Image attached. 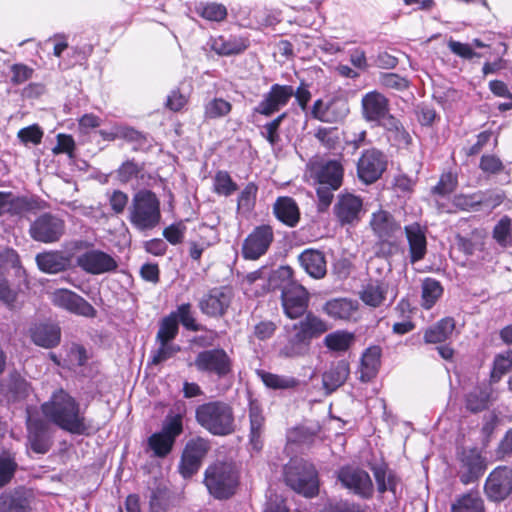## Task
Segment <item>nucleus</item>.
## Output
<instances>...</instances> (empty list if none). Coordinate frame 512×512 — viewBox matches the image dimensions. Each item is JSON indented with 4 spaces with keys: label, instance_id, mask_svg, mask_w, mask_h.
Segmentation results:
<instances>
[{
    "label": "nucleus",
    "instance_id": "obj_1",
    "mask_svg": "<svg viewBox=\"0 0 512 512\" xmlns=\"http://www.w3.org/2000/svg\"><path fill=\"white\" fill-rule=\"evenodd\" d=\"M41 412L47 421L71 434L81 435L88 430L79 402L63 389L53 392L41 405Z\"/></svg>",
    "mask_w": 512,
    "mask_h": 512
},
{
    "label": "nucleus",
    "instance_id": "obj_2",
    "mask_svg": "<svg viewBox=\"0 0 512 512\" xmlns=\"http://www.w3.org/2000/svg\"><path fill=\"white\" fill-rule=\"evenodd\" d=\"M196 422L214 436H229L236 432V418L233 407L222 400H214L197 406Z\"/></svg>",
    "mask_w": 512,
    "mask_h": 512
},
{
    "label": "nucleus",
    "instance_id": "obj_3",
    "mask_svg": "<svg viewBox=\"0 0 512 512\" xmlns=\"http://www.w3.org/2000/svg\"><path fill=\"white\" fill-rule=\"evenodd\" d=\"M128 219L139 231L152 230L161 221L160 201L151 190L142 189L133 195Z\"/></svg>",
    "mask_w": 512,
    "mask_h": 512
},
{
    "label": "nucleus",
    "instance_id": "obj_4",
    "mask_svg": "<svg viewBox=\"0 0 512 512\" xmlns=\"http://www.w3.org/2000/svg\"><path fill=\"white\" fill-rule=\"evenodd\" d=\"M203 483L215 499L226 500L236 492L239 473L234 464L217 461L206 468Z\"/></svg>",
    "mask_w": 512,
    "mask_h": 512
},
{
    "label": "nucleus",
    "instance_id": "obj_5",
    "mask_svg": "<svg viewBox=\"0 0 512 512\" xmlns=\"http://www.w3.org/2000/svg\"><path fill=\"white\" fill-rule=\"evenodd\" d=\"M284 480L292 490L305 497H314L319 492L318 471L305 459H291L284 467Z\"/></svg>",
    "mask_w": 512,
    "mask_h": 512
},
{
    "label": "nucleus",
    "instance_id": "obj_6",
    "mask_svg": "<svg viewBox=\"0 0 512 512\" xmlns=\"http://www.w3.org/2000/svg\"><path fill=\"white\" fill-rule=\"evenodd\" d=\"M183 432L182 413H169L159 432L153 433L147 440L148 448L157 458L167 457L175 444L176 438Z\"/></svg>",
    "mask_w": 512,
    "mask_h": 512
},
{
    "label": "nucleus",
    "instance_id": "obj_7",
    "mask_svg": "<svg viewBox=\"0 0 512 512\" xmlns=\"http://www.w3.org/2000/svg\"><path fill=\"white\" fill-rule=\"evenodd\" d=\"M92 244L86 241H78L76 249H87L76 258V264L84 272L91 275H101L117 270L118 263L114 257L100 249H88Z\"/></svg>",
    "mask_w": 512,
    "mask_h": 512
},
{
    "label": "nucleus",
    "instance_id": "obj_8",
    "mask_svg": "<svg viewBox=\"0 0 512 512\" xmlns=\"http://www.w3.org/2000/svg\"><path fill=\"white\" fill-rule=\"evenodd\" d=\"M194 365L199 372L215 375L219 379H223L233 372V361L223 348L199 352Z\"/></svg>",
    "mask_w": 512,
    "mask_h": 512
},
{
    "label": "nucleus",
    "instance_id": "obj_9",
    "mask_svg": "<svg viewBox=\"0 0 512 512\" xmlns=\"http://www.w3.org/2000/svg\"><path fill=\"white\" fill-rule=\"evenodd\" d=\"M64 219L51 212L39 215L30 225L29 235L37 242L51 244L58 242L65 234Z\"/></svg>",
    "mask_w": 512,
    "mask_h": 512
},
{
    "label": "nucleus",
    "instance_id": "obj_10",
    "mask_svg": "<svg viewBox=\"0 0 512 512\" xmlns=\"http://www.w3.org/2000/svg\"><path fill=\"white\" fill-rule=\"evenodd\" d=\"M388 166V158L385 153L377 148L365 149L356 164L358 179L370 185L378 181Z\"/></svg>",
    "mask_w": 512,
    "mask_h": 512
},
{
    "label": "nucleus",
    "instance_id": "obj_11",
    "mask_svg": "<svg viewBox=\"0 0 512 512\" xmlns=\"http://www.w3.org/2000/svg\"><path fill=\"white\" fill-rule=\"evenodd\" d=\"M459 480L465 484L476 482L486 470V462L477 448H462L457 452Z\"/></svg>",
    "mask_w": 512,
    "mask_h": 512
},
{
    "label": "nucleus",
    "instance_id": "obj_12",
    "mask_svg": "<svg viewBox=\"0 0 512 512\" xmlns=\"http://www.w3.org/2000/svg\"><path fill=\"white\" fill-rule=\"evenodd\" d=\"M341 484L355 495L370 499L374 493V485L370 475L365 470L354 466H343L337 472Z\"/></svg>",
    "mask_w": 512,
    "mask_h": 512
},
{
    "label": "nucleus",
    "instance_id": "obj_13",
    "mask_svg": "<svg viewBox=\"0 0 512 512\" xmlns=\"http://www.w3.org/2000/svg\"><path fill=\"white\" fill-rule=\"evenodd\" d=\"M233 296V290L229 286L213 287L200 298L198 307L206 316L222 317L230 307Z\"/></svg>",
    "mask_w": 512,
    "mask_h": 512
},
{
    "label": "nucleus",
    "instance_id": "obj_14",
    "mask_svg": "<svg viewBox=\"0 0 512 512\" xmlns=\"http://www.w3.org/2000/svg\"><path fill=\"white\" fill-rule=\"evenodd\" d=\"M273 241V228L266 224L259 225L244 240L242 255L247 260H257L267 253Z\"/></svg>",
    "mask_w": 512,
    "mask_h": 512
},
{
    "label": "nucleus",
    "instance_id": "obj_15",
    "mask_svg": "<svg viewBox=\"0 0 512 512\" xmlns=\"http://www.w3.org/2000/svg\"><path fill=\"white\" fill-rule=\"evenodd\" d=\"M484 490L491 501L505 500L512 492V469L506 466L495 468L486 479Z\"/></svg>",
    "mask_w": 512,
    "mask_h": 512
},
{
    "label": "nucleus",
    "instance_id": "obj_16",
    "mask_svg": "<svg viewBox=\"0 0 512 512\" xmlns=\"http://www.w3.org/2000/svg\"><path fill=\"white\" fill-rule=\"evenodd\" d=\"M26 425L30 449L37 454L47 453L52 446L49 423L38 416L28 415Z\"/></svg>",
    "mask_w": 512,
    "mask_h": 512
},
{
    "label": "nucleus",
    "instance_id": "obj_17",
    "mask_svg": "<svg viewBox=\"0 0 512 512\" xmlns=\"http://www.w3.org/2000/svg\"><path fill=\"white\" fill-rule=\"evenodd\" d=\"M309 300V293L302 285H290L281 293L284 313L290 319H298L306 314Z\"/></svg>",
    "mask_w": 512,
    "mask_h": 512
},
{
    "label": "nucleus",
    "instance_id": "obj_18",
    "mask_svg": "<svg viewBox=\"0 0 512 512\" xmlns=\"http://www.w3.org/2000/svg\"><path fill=\"white\" fill-rule=\"evenodd\" d=\"M52 303L70 313L93 318L96 316V309L83 297L69 289H57L51 295Z\"/></svg>",
    "mask_w": 512,
    "mask_h": 512
},
{
    "label": "nucleus",
    "instance_id": "obj_19",
    "mask_svg": "<svg viewBox=\"0 0 512 512\" xmlns=\"http://www.w3.org/2000/svg\"><path fill=\"white\" fill-rule=\"evenodd\" d=\"M293 95L294 88L292 86L274 84L253 111L254 113L269 117L286 106Z\"/></svg>",
    "mask_w": 512,
    "mask_h": 512
},
{
    "label": "nucleus",
    "instance_id": "obj_20",
    "mask_svg": "<svg viewBox=\"0 0 512 512\" xmlns=\"http://www.w3.org/2000/svg\"><path fill=\"white\" fill-rule=\"evenodd\" d=\"M374 236L382 243L390 242L401 233V224L386 210L373 212L369 221Z\"/></svg>",
    "mask_w": 512,
    "mask_h": 512
},
{
    "label": "nucleus",
    "instance_id": "obj_21",
    "mask_svg": "<svg viewBox=\"0 0 512 512\" xmlns=\"http://www.w3.org/2000/svg\"><path fill=\"white\" fill-rule=\"evenodd\" d=\"M31 393V384L18 372L10 373L0 383V399L8 403L24 401Z\"/></svg>",
    "mask_w": 512,
    "mask_h": 512
},
{
    "label": "nucleus",
    "instance_id": "obj_22",
    "mask_svg": "<svg viewBox=\"0 0 512 512\" xmlns=\"http://www.w3.org/2000/svg\"><path fill=\"white\" fill-rule=\"evenodd\" d=\"M362 115L368 122H375L378 125L388 117V99L379 92L373 91L365 94L361 100Z\"/></svg>",
    "mask_w": 512,
    "mask_h": 512
},
{
    "label": "nucleus",
    "instance_id": "obj_23",
    "mask_svg": "<svg viewBox=\"0 0 512 512\" xmlns=\"http://www.w3.org/2000/svg\"><path fill=\"white\" fill-rule=\"evenodd\" d=\"M363 202L356 195L340 194L334 206V213L341 224H352L360 220Z\"/></svg>",
    "mask_w": 512,
    "mask_h": 512
},
{
    "label": "nucleus",
    "instance_id": "obj_24",
    "mask_svg": "<svg viewBox=\"0 0 512 512\" xmlns=\"http://www.w3.org/2000/svg\"><path fill=\"white\" fill-rule=\"evenodd\" d=\"M370 469L373 472L379 493L391 492L395 499L401 495V479L387 464H374Z\"/></svg>",
    "mask_w": 512,
    "mask_h": 512
},
{
    "label": "nucleus",
    "instance_id": "obj_25",
    "mask_svg": "<svg viewBox=\"0 0 512 512\" xmlns=\"http://www.w3.org/2000/svg\"><path fill=\"white\" fill-rule=\"evenodd\" d=\"M29 334L35 345L46 349L56 347L61 340V329L53 323H36L30 327Z\"/></svg>",
    "mask_w": 512,
    "mask_h": 512
},
{
    "label": "nucleus",
    "instance_id": "obj_26",
    "mask_svg": "<svg viewBox=\"0 0 512 512\" xmlns=\"http://www.w3.org/2000/svg\"><path fill=\"white\" fill-rule=\"evenodd\" d=\"M409 245V257L411 263L424 259L427 253V240L425 230L417 222L404 227Z\"/></svg>",
    "mask_w": 512,
    "mask_h": 512
},
{
    "label": "nucleus",
    "instance_id": "obj_27",
    "mask_svg": "<svg viewBox=\"0 0 512 512\" xmlns=\"http://www.w3.org/2000/svg\"><path fill=\"white\" fill-rule=\"evenodd\" d=\"M303 316L304 318L293 324L292 330H298L310 344L313 339L319 338L330 329L325 320L312 312H307Z\"/></svg>",
    "mask_w": 512,
    "mask_h": 512
},
{
    "label": "nucleus",
    "instance_id": "obj_28",
    "mask_svg": "<svg viewBox=\"0 0 512 512\" xmlns=\"http://www.w3.org/2000/svg\"><path fill=\"white\" fill-rule=\"evenodd\" d=\"M302 268L313 278L321 279L326 275L327 263L322 251L306 249L298 257Z\"/></svg>",
    "mask_w": 512,
    "mask_h": 512
},
{
    "label": "nucleus",
    "instance_id": "obj_29",
    "mask_svg": "<svg viewBox=\"0 0 512 512\" xmlns=\"http://www.w3.org/2000/svg\"><path fill=\"white\" fill-rule=\"evenodd\" d=\"M389 284L380 279H370L359 292V297L367 306L377 308L384 304Z\"/></svg>",
    "mask_w": 512,
    "mask_h": 512
},
{
    "label": "nucleus",
    "instance_id": "obj_30",
    "mask_svg": "<svg viewBox=\"0 0 512 512\" xmlns=\"http://www.w3.org/2000/svg\"><path fill=\"white\" fill-rule=\"evenodd\" d=\"M273 212L276 218L288 227H295L300 221L299 207L291 197H278L273 205Z\"/></svg>",
    "mask_w": 512,
    "mask_h": 512
},
{
    "label": "nucleus",
    "instance_id": "obj_31",
    "mask_svg": "<svg viewBox=\"0 0 512 512\" xmlns=\"http://www.w3.org/2000/svg\"><path fill=\"white\" fill-rule=\"evenodd\" d=\"M350 374L348 362L340 360L332 363L322 375L323 388L328 394L342 386Z\"/></svg>",
    "mask_w": 512,
    "mask_h": 512
},
{
    "label": "nucleus",
    "instance_id": "obj_32",
    "mask_svg": "<svg viewBox=\"0 0 512 512\" xmlns=\"http://www.w3.org/2000/svg\"><path fill=\"white\" fill-rule=\"evenodd\" d=\"M359 304L349 298H334L323 305V312L335 320H350L357 312Z\"/></svg>",
    "mask_w": 512,
    "mask_h": 512
},
{
    "label": "nucleus",
    "instance_id": "obj_33",
    "mask_svg": "<svg viewBox=\"0 0 512 512\" xmlns=\"http://www.w3.org/2000/svg\"><path fill=\"white\" fill-rule=\"evenodd\" d=\"M344 169L337 160H329L318 166L316 179L318 184L329 185L331 188H340L343 182Z\"/></svg>",
    "mask_w": 512,
    "mask_h": 512
},
{
    "label": "nucleus",
    "instance_id": "obj_34",
    "mask_svg": "<svg viewBox=\"0 0 512 512\" xmlns=\"http://www.w3.org/2000/svg\"><path fill=\"white\" fill-rule=\"evenodd\" d=\"M38 268L49 274L65 271L70 266V258L60 251H49L36 255Z\"/></svg>",
    "mask_w": 512,
    "mask_h": 512
},
{
    "label": "nucleus",
    "instance_id": "obj_35",
    "mask_svg": "<svg viewBox=\"0 0 512 512\" xmlns=\"http://www.w3.org/2000/svg\"><path fill=\"white\" fill-rule=\"evenodd\" d=\"M249 46L248 40L241 37L225 38L218 36L211 39V49L220 56L237 55L244 52Z\"/></svg>",
    "mask_w": 512,
    "mask_h": 512
},
{
    "label": "nucleus",
    "instance_id": "obj_36",
    "mask_svg": "<svg viewBox=\"0 0 512 512\" xmlns=\"http://www.w3.org/2000/svg\"><path fill=\"white\" fill-rule=\"evenodd\" d=\"M249 420H250V443L257 451L261 450L263 441L262 434L264 429L265 418L262 409L256 400L249 403Z\"/></svg>",
    "mask_w": 512,
    "mask_h": 512
},
{
    "label": "nucleus",
    "instance_id": "obj_37",
    "mask_svg": "<svg viewBox=\"0 0 512 512\" xmlns=\"http://www.w3.org/2000/svg\"><path fill=\"white\" fill-rule=\"evenodd\" d=\"M0 512H31L30 501L22 489L0 495Z\"/></svg>",
    "mask_w": 512,
    "mask_h": 512
},
{
    "label": "nucleus",
    "instance_id": "obj_38",
    "mask_svg": "<svg viewBox=\"0 0 512 512\" xmlns=\"http://www.w3.org/2000/svg\"><path fill=\"white\" fill-rule=\"evenodd\" d=\"M379 125L388 132L389 138L392 139L398 147L407 149L412 144L411 135L393 115L385 117Z\"/></svg>",
    "mask_w": 512,
    "mask_h": 512
},
{
    "label": "nucleus",
    "instance_id": "obj_39",
    "mask_svg": "<svg viewBox=\"0 0 512 512\" xmlns=\"http://www.w3.org/2000/svg\"><path fill=\"white\" fill-rule=\"evenodd\" d=\"M256 373L264 385L273 390H296L301 384L299 379L292 376L278 375L264 370H257Z\"/></svg>",
    "mask_w": 512,
    "mask_h": 512
},
{
    "label": "nucleus",
    "instance_id": "obj_40",
    "mask_svg": "<svg viewBox=\"0 0 512 512\" xmlns=\"http://www.w3.org/2000/svg\"><path fill=\"white\" fill-rule=\"evenodd\" d=\"M451 512H485L484 500L479 491H469L456 497Z\"/></svg>",
    "mask_w": 512,
    "mask_h": 512
},
{
    "label": "nucleus",
    "instance_id": "obj_41",
    "mask_svg": "<svg viewBox=\"0 0 512 512\" xmlns=\"http://www.w3.org/2000/svg\"><path fill=\"white\" fill-rule=\"evenodd\" d=\"M454 329L455 320L445 317L425 330L424 341L431 344L444 342L451 337Z\"/></svg>",
    "mask_w": 512,
    "mask_h": 512
},
{
    "label": "nucleus",
    "instance_id": "obj_42",
    "mask_svg": "<svg viewBox=\"0 0 512 512\" xmlns=\"http://www.w3.org/2000/svg\"><path fill=\"white\" fill-rule=\"evenodd\" d=\"M381 350L379 347L368 348L361 358L360 376L362 382H369L378 372L380 365Z\"/></svg>",
    "mask_w": 512,
    "mask_h": 512
},
{
    "label": "nucleus",
    "instance_id": "obj_43",
    "mask_svg": "<svg viewBox=\"0 0 512 512\" xmlns=\"http://www.w3.org/2000/svg\"><path fill=\"white\" fill-rule=\"evenodd\" d=\"M293 331L294 334L288 336L286 343L279 350V355L283 358L299 357L309 350L310 343L298 330Z\"/></svg>",
    "mask_w": 512,
    "mask_h": 512
},
{
    "label": "nucleus",
    "instance_id": "obj_44",
    "mask_svg": "<svg viewBox=\"0 0 512 512\" xmlns=\"http://www.w3.org/2000/svg\"><path fill=\"white\" fill-rule=\"evenodd\" d=\"M354 340L355 336L353 333L345 330H338L326 335L324 338V344L332 351L343 352L350 348Z\"/></svg>",
    "mask_w": 512,
    "mask_h": 512
},
{
    "label": "nucleus",
    "instance_id": "obj_45",
    "mask_svg": "<svg viewBox=\"0 0 512 512\" xmlns=\"http://www.w3.org/2000/svg\"><path fill=\"white\" fill-rule=\"evenodd\" d=\"M492 238L502 248L512 246V218L503 216L493 227Z\"/></svg>",
    "mask_w": 512,
    "mask_h": 512
},
{
    "label": "nucleus",
    "instance_id": "obj_46",
    "mask_svg": "<svg viewBox=\"0 0 512 512\" xmlns=\"http://www.w3.org/2000/svg\"><path fill=\"white\" fill-rule=\"evenodd\" d=\"M443 294L441 283L433 278H426L422 282V306L432 308Z\"/></svg>",
    "mask_w": 512,
    "mask_h": 512
},
{
    "label": "nucleus",
    "instance_id": "obj_47",
    "mask_svg": "<svg viewBox=\"0 0 512 512\" xmlns=\"http://www.w3.org/2000/svg\"><path fill=\"white\" fill-rule=\"evenodd\" d=\"M170 314H174L177 323L180 322L183 327L189 331L198 332L204 330V327L196 322L190 303H183L179 305L177 310Z\"/></svg>",
    "mask_w": 512,
    "mask_h": 512
},
{
    "label": "nucleus",
    "instance_id": "obj_48",
    "mask_svg": "<svg viewBox=\"0 0 512 512\" xmlns=\"http://www.w3.org/2000/svg\"><path fill=\"white\" fill-rule=\"evenodd\" d=\"M490 393L487 389L474 388L466 395V408L477 413L485 410L488 407Z\"/></svg>",
    "mask_w": 512,
    "mask_h": 512
},
{
    "label": "nucleus",
    "instance_id": "obj_49",
    "mask_svg": "<svg viewBox=\"0 0 512 512\" xmlns=\"http://www.w3.org/2000/svg\"><path fill=\"white\" fill-rule=\"evenodd\" d=\"M179 332V324L177 323L174 314H169L161 319L159 323V330L156 334L157 342H172Z\"/></svg>",
    "mask_w": 512,
    "mask_h": 512
},
{
    "label": "nucleus",
    "instance_id": "obj_50",
    "mask_svg": "<svg viewBox=\"0 0 512 512\" xmlns=\"http://www.w3.org/2000/svg\"><path fill=\"white\" fill-rule=\"evenodd\" d=\"M325 111L329 123L342 121L350 112L348 102L342 98L334 97L326 103Z\"/></svg>",
    "mask_w": 512,
    "mask_h": 512
},
{
    "label": "nucleus",
    "instance_id": "obj_51",
    "mask_svg": "<svg viewBox=\"0 0 512 512\" xmlns=\"http://www.w3.org/2000/svg\"><path fill=\"white\" fill-rule=\"evenodd\" d=\"M7 212L12 216L21 215L24 212H28L33 210L36 207V201L34 199H30L24 196H14L11 192H9V197H7Z\"/></svg>",
    "mask_w": 512,
    "mask_h": 512
},
{
    "label": "nucleus",
    "instance_id": "obj_52",
    "mask_svg": "<svg viewBox=\"0 0 512 512\" xmlns=\"http://www.w3.org/2000/svg\"><path fill=\"white\" fill-rule=\"evenodd\" d=\"M258 187L255 183H248L238 197L237 209L243 214L250 213L256 202Z\"/></svg>",
    "mask_w": 512,
    "mask_h": 512
},
{
    "label": "nucleus",
    "instance_id": "obj_53",
    "mask_svg": "<svg viewBox=\"0 0 512 512\" xmlns=\"http://www.w3.org/2000/svg\"><path fill=\"white\" fill-rule=\"evenodd\" d=\"M232 105L223 98H214L206 103L204 116L206 119H217L228 115Z\"/></svg>",
    "mask_w": 512,
    "mask_h": 512
},
{
    "label": "nucleus",
    "instance_id": "obj_54",
    "mask_svg": "<svg viewBox=\"0 0 512 512\" xmlns=\"http://www.w3.org/2000/svg\"><path fill=\"white\" fill-rule=\"evenodd\" d=\"M270 284L273 289L281 290L290 285H299L293 280V270L289 266H281L275 270L270 277Z\"/></svg>",
    "mask_w": 512,
    "mask_h": 512
},
{
    "label": "nucleus",
    "instance_id": "obj_55",
    "mask_svg": "<svg viewBox=\"0 0 512 512\" xmlns=\"http://www.w3.org/2000/svg\"><path fill=\"white\" fill-rule=\"evenodd\" d=\"M144 170V163H138L134 159L123 162L117 169V178L121 183H128L137 178Z\"/></svg>",
    "mask_w": 512,
    "mask_h": 512
},
{
    "label": "nucleus",
    "instance_id": "obj_56",
    "mask_svg": "<svg viewBox=\"0 0 512 512\" xmlns=\"http://www.w3.org/2000/svg\"><path fill=\"white\" fill-rule=\"evenodd\" d=\"M238 186L227 171H218L214 176V191L223 196H230L237 191Z\"/></svg>",
    "mask_w": 512,
    "mask_h": 512
},
{
    "label": "nucleus",
    "instance_id": "obj_57",
    "mask_svg": "<svg viewBox=\"0 0 512 512\" xmlns=\"http://www.w3.org/2000/svg\"><path fill=\"white\" fill-rule=\"evenodd\" d=\"M122 139L133 144V150H145L151 147L148 136L133 127L124 125Z\"/></svg>",
    "mask_w": 512,
    "mask_h": 512
},
{
    "label": "nucleus",
    "instance_id": "obj_58",
    "mask_svg": "<svg viewBox=\"0 0 512 512\" xmlns=\"http://www.w3.org/2000/svg\"><path fill=\"white\" fill-rule=\"evenodd\" d=\"M17 463L8 453L0 455V488L7 485L17 470Z\"/></svg>",
    "mask_w": 512,
    "mask_h": 512
},
{
    "label": "nucleus",
    "instance_id": "obj_59",
    "mask_svg": "<svg viewBox=\"0 0 512 512\" xmlns=\"http://www.w3.org/2000/svg\"><path fill=\"white\" fill-rule=\"evenodd\" d=\"M159 347L152 351L151 354V363L154 365H158L170 358H172L176 353H178L181 348L179 345L174 344L172 342H158Z\"/></svg>",
    "mask_w": 512,
    "mask_h": 512
},
{
    "label": "nucleus",
    "instance_id": "obj_60",
    "mask_svg": "<svg viewBox=\"0 0 512 512\" xmlns=\"http://www.w3.org/2000/svg\"><path fill=\"white\" fill-rule=\"evenodd\" d=\"M202 462L187 450H183L179 463V472L184 478H190L196 474Z\"/></svg>",
    "mask_w": 512,
    "mask_h": 512
},
{
    "label": "nucleus",
    "instance_id": "obj_61",
    "mask_svg": "<svg viewBox=\"0 0 512 512\" xmlns=\"http://www.w3.org/2000/svg\"><path fill=\"white\" fill-rule=\"evenodd\" d=\"M184 449L191 453L193 456L197 457L202 462L211 449V444L208 439L198 436L190 439L186 443Z\"/></svg>",
    "mask_w": 512,
    "mask_h": 512
},
{
    "label": "nucleus",
    "instance_id": "obj_62",
    "mask_svg": "<svg viewBox=\"0 0 512 512\" xmlns=\"http://www.w3.org/2000/svg\"><path fill=\"white\" fill-rule=\"evenodd\" d=\"M316 139L327 149H334L339 144V132L334 127H320L315 133Z\"/></svg>",
    "mask_w": 512,
    "mask_h": 512
},
{
    "label": "nucleus",
    "instance_id": "obj_63",
    "mask_svg": "<svg viewBox=\"0 0 512 512\" xmlns=\"http://www.w3.org/2000/svg\"><path fill=\"white\" fill-rule=\"evenodd\" d=\"M457 176L452 172L443 173L436 186L433 187L432 192L439 196H446L451 194L457 187Z\"/></svg>",
    "mask_w": 512,
    "mask_h": 512
},
{
    "label": "nucleus",
    "instance_id": "obj_64",
    "mask_svg": "<svg viewBox=\"0 0 512 512\" xmlns=\"http://www.w3.org/2000/svg\"><path fill=\"white\" fill-rule=\"evenodd\" d=\"M198 13L210 21H222L227 16V9L224 5L210 3L197 8Z\"/></svg>",
    "mask_w": 512,
    "mask_h": 512
}]
</instances>
